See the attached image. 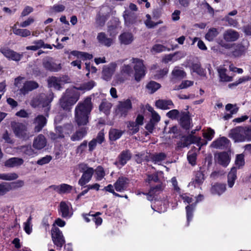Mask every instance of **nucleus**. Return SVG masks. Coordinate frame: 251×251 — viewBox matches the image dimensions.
Wrapping results in <instances>:
<instances>
[{
  "label": "nucleus",
  "mask_w": 251,
  "mask_h": 251,
  "mask_svg": "<svg viewBox=\"0 0 251 251\" xmlns=\"http://www.w3.org/2000/svg\"><path fill=\"white\" fill-rule=\"evenodd\" d=\"M93 108L90 97L86 98L76 106L75 111V121L79 126H85L89 123V118Z\"/></svg>",
  "instance_id": "1"
},
{
  "label": "nucleus",
  "mask_w": 251,
  "mask_h": 251,
  "mask_svg": "<svg viewBox=\"0 0 251 251\" xmlns=\"http://www.w3.org/2000/svg\"><path fill=\"white\" fill-rule=\"evenodd\" d=\"M53 95L52 93L49 94L41 93L36 96L33 97L30 101V105L33 108H36L42 106L44 108V113L46 116H49V112L50 110V103L52 101Z\"/></svg>",
  "instance_id": "2"
},
{
  "label": "nucleus",
  "mask_w": 251,
  "mask_h": 251,
  "mask_svg": "<svg viewBox=\"0 0 251 251\" xmlns=\"http://www.w3.org/2000/svg\"><path fill=\"white\" fill-rule=\"evenodd\" d=\"M77 169L82 173V175L78 180V184L81 186L85 185L91 179L95 170L85 163H80L77 166Z\"/></svg>",
  "instance_id": "3"
},
{
  "label": "nucleus",
  "mask_w": 251,
  "mask_h": 251,
  "mask_svg": "<svg viewBox=\"0 0 251 251\" xmlns=\"http://www.w3.org/2000/svg\"><path fill=\"white\" fill-rule=\"evenodd\" d=\"M12 129L15 136L23 140H26L29 138L26 126L23 123L13 122L11 124Z\"/></svg>",
  "instance_id": "4"
},
{
  "label": "nucleus",
  "mask_w": 251,
  "mask_h": 251,
  "mask_svg": "<svg viewBox=\"0 0 251 251\" xmlns=\"http://www.w3.org/2000/svg\"><path fill=\"white\" fill-rule=\"evenodd\" d=\"M125 26L131 27L141 22L138 16L135 12L130 10H125L123 15Z\"/></svg>",
  "instance_id": "5"
},
{
  "label": "nucleus",
  "mask_w": 251,
  "mask_h": 251,
  "mask_svg": "<svg viewBox=\"0 0 251 251\" xmlns=\"http://www.w3.org/2000/svg\"><path fill=\"white\" fill-rule=\"evenodd\" d=\"M132 62L135 65L134 67L135 70V78L137 81H139L141 78L145 75L146 68L143 64V60L133 58Z\"/></svg>",
  "instance_id": "6"
},
{
  "label": "nucleus",
  "mask_w": 251,
  "mask_h": 251,
  "mask_svg": "<svg viewBox=\"0 0 251 251\" xmlns=\"http://www.w3.org/2000/svg\"><path fill=\"white\" fill-rule=\"evenodd\" d=\"M51 237L53 243L57 249H61L65 243V240L62 232L57 227H54L51 230Z\"/></svg>",
  "instance_id": "7"
},
{
  "label": "nucleus",
  "mask_w": 251,
  "mask_h": 251,
  "mask_svg": "<svg viewBox=\"0 0 251 251\" xmlns=\"http://www.w3.org/2000/svg\"><path fill=\"white\" fill-rule=\"evenodd\" d=\"M132 73L131 66L124 65L122 67L120 72L115 76V80L117 83H123L128 79Z\"/></svg>",
  "instance_id": "8"
},
{
  "label": "nucleus",
  "mask_w": 251,
  "mask_h": 251,
  "mask_svg": "<svg viewBox=\"0 0 251 251\" xmlns=\"http://www.w3.org/2000/svg\"><path fill=\"white\" fill-rule=\"evenodd\" d=\"M244 126H237L230 130L229 137L232 138L235 142H243L246 140Z\"/></svg>",
  "instance_id": "9"
},
{
  "label": "nucleus",
  "mask_w": 251,
  "mask_h": 251,
  "mask_svg": "<svg viewBox=\"0 0 251 251\" xmlns=\"http://www.w3.org/2000/svg\"><path fill=\"white\" fill-rule=\"evenodd\" d=\"M131 108L132 103L130 100L120 101L116 109V114L120 117H126Z\"/></svg>",
  "instance_id": "10"
},
{
  "label": "nucleus",
  "mask_w": 251,
  "mask_h": 251,
  "mask_svg": "<svg viewBox=\"0 0 251 251\" xmlns=\"http://www.w3.org/2000/svg\"><path fill=\"white\" fill-rule=\"evenodd\" d=\"M45 115L41 114L38 115L33 120V124L34 125V130L35 132H39L42 130L44 126H46L47 123L46 113Z\"/></svg>",
  "instance_id": "11"
},
{
  "label": "nucleus",
  "mask_w": 251,
  "mask_h": 251,
  "mask_svg": "<svg viewBox=\"0 0 251 251\" xmlns=\"http://www.w3.org/2000/svg\"><path fill=\"white\" fill-rule=\"evenodd\" d=\"M116 67L117 64L115 63H111L107 65H104L101 73L102 78L106 81L110 80L115 71Z\"/></svg>",
  "instance_id": "12"
},
{
  "label": "nucleus",
  "mask_w": 251,
  "mask_h": 251,
  "mask_svg": "<svg viewBox=\"0 0 251 251\" xmlns=\"http://www.w3.org/2000/svg\"><path fill=\"white\" fill-rule=\"evenodd\" d=\"M58 210L61 213V216L64 218H69L73 214L71 204L64 201L60 202Z\"/></svg>",
  "instance_id": "13"
},
{
  "label": "nucleus",
  "mask_w": 251,
  "mask_h": 251,
  "mask_svg": "<svg viewBox=\"0 0 251 251\" xmlns=\"http://www.w3.org/2000/svg\"><path fill=\"white\" fill-rule=\"evenodd\" d=\"M132 153L128 150L123 151L118 155L115 164L116 165L124 166L127 162L130 160Z\"/></svg>",
  "instance_id": "14"
},
{
  "label": "nucleus",
  "mask_w": 251,
  "mask_h": 251,
  "mask_svg": "<svg viewBox=\"0 0 251 251\" xmlns=\"http://www.w3.org/2000/svg\"><path fill=\"white\" fill-rule=\"evenodd\" d=\"M0 51L6 57L16 61L20 60L23 57L22 54H19L7 47L1 48Z\"/></svg>",
  "instance_id": "15"
},
{
  "label": "nucleus",
  "mask_w": 251,
  "mask_h": 251,
  "mask_svg": "<svg viewBox=\"0 0 251 251\" xmlns=\"http://www.w3.org/2000/svg\"><path fill=\"white\" fill-rule=\"evenodd\" d=\"M43 66L46 70L50 72H58L61 69V64L54 63L50 58L44 59L43 60Z\"/></svg>",
  "instance_id": "16"
},
{
  "label": "nucleus",
  "mask_w": 251,
  "mask_h": 251,
  "mask_svg": "<svg viewBox=\"0 0 251 251\" xmlns=\"http://www.w3.org/2000/svg\"><path fill=\"white\" fill-rule=\"evenodd\" d=\"M129 179L125 176L118 178L114 184L115 189L118 192H123L126 190L128 186Z\"/></svg>",
  "instance_id": "17"
},
{
  "label": "nucleus",
  "mask_w": 251,
  "mask_h": 251,
  "mask_svg": "<svg viewBox=\"0 0 251 251\" xmlns=\"http://www.w3.org/2000/svg\"><path fill=\"white\" fill-rule=\"evenodd\" d=\"M39 87L38 83L34 81H26L24 83L23 86L20 89L21 94L25 95Z\"/></svg>",
  "instance_id": "18"
},
{
  "label": "nucleus",
  "mask_w": 251,
  "mask_h": 251,
  "mask_svg": "<svg viewBox=\"0 0 251 251\" xmlns=\"http://www.w3.org/2000/svg\"><path fill=\"white\" fill-rule=\"evenodd\" d=\"M215 158L217 162L224 167H226L230 160L229 156L226 152L218 153L215 154Z\"/></svg>",
  "instance_id": "19"
},
{
  "label": "nucleus",
  "mask_w": 251,
  "mask_h": 251,
  "mask_svg": "<svg viewBox=\"0 0 251 251\" xmlns=\"http://www.w3.org/2000/svg\"><path fill=\"white\" fill-rule=\"evenodd\" d=\"M97 39L100 44L107 47H110L114 43V39L112 38L108 37L103 32L98 34Z\"/></svg>",
  "instance_id": "20"
},
{
  "label": "nucleus",
  "mask_w": 251,
  "mask_h": 251,
  "mask_svg": "<svg viewBox=\"0 0 251 251\" xmlns=\"http://www.w3.org/2000/svg\"><path fill=\"white\" fill-rule=\"evenodd\" d=\"M223 38L226 42H234L239 38V34L237 31L230 29L224 33Z\"/></svg>",
  "instance_id": "21"
},
{
  "label": "nucleus",
  "mask_w": 251,
  "mask_h": 251,
  "mask_svg": "<svg viewBox=\"0 0 251 251\" xmlns=\"http://www.w3.org/2000/svg\"><path fill=\"white\" fill-rule=\"evenodd\" d=\"M64 96L71 103L70 105H73L79 100V94L74 90H67Z\"/></svg>",
  "instance_id": "22"
},
{
  "label": "nucleus",
  "mask_w": 251,
  "mask_h": 251,
  "mask_svg": "<svg viewBox=\"0 0 251 251\" xmlns=\"http://www.w3.org/2000/svg\"><path fill=\"white\" fill-rule=\"evenodd\" d=\"M229 140L225 137H222L213 142L212 146L216 149H224L227 148L229 144Z\"/></svg>",
  "instance_id": "23"
},
{
  "label": "nucleus",
  "mask_w": 251,
  "mask_h": 251,
  "mask_svg": "<svg viewBox=\"0 0 251 251\" xmlns=\"http://www.w3.org/2000/svg\"><path fill=\"white\" fill-rule=\"evenodd\" d=\"M47 144L46 138L43 134H39L36 137L33 143V147L37 150H41L44 148Z\"/></svg>",
  "instance_id": "24"
},
{
  "label": "nucleus",
  "mask_w": 251,
  "mask_h": 251,
  "mask_svg": "<svg viewBox=\"0 0 251 251\" xmlns=\"http://www.w3.org/2000/svg\"><path fill=\"white\" fill-rule=\"evenodd\" d=\"M180 124L181 127L186 130H189L191 127V119L189 113H182L180 119Z\"/></svg>",
  "instance_id": "25"
},
{
  "label": "nucleus",
  "mask_w": 251,
  "mask_h": 251,
  "mask_svg": "<svg viewBox=\"0 0 251 251\" xmlns=\"http://www.w3.org/2000/svg\"><path fill=\"white\" fill-rule=\"evenodd\" d=\"M183 143H181V147L184 148L193 143H199L201 140L200 137L189 134L186 136H183Z\"/></svg>",
  "instance_id": "26"
},
{
  "label": "nucleus",
  "mask_w": 251,
  "mask_h": 251,
  "mask_svg": "<svg viewBox=\"0 0 251 251\" xmlns=\"http://www.w3.org/2000/svg\"><path fill=\"white\" fill-rule=\"evenodd\" d=\"M50 187L60 194L69 193L73 189V186L65 183L59 185H51Z\"/></svg>",
  "instance_id": "27"
},
{
  "label": "nucleus",
  "mask_w": 251,
  "mask_h": 251,
  "mask_svg": "<svg viewBox=\"0 0 251 251\" xmlns=\"http://www.w3.org/2000/svg\"><path fill=\"white\" fill-rule=\"evenodd\" d=\"M87 133V128L85 127H81L76 130L71 136L72 141H79L81 140Z\"/></svg>",
  "instance_id": "28"
},
{
  "label": "nucleus",
  "mask_w": 251,
  "mask_h": 251,
  "mask_svg": "<svg viewBox=\"0 0 251 251\" xmlns=\"http://www.w3.org/2000/svg\"><path fill=\"white\" fill-rule=\"evenodd\" d=\"M119 39L122 44L127 45L132 42L134 37L131 32H125L119 36Z\"/></svg>",
  "instance_id": "29"
},
{
  "label": "nucleus",
  "mask_w": 251,
  "mask_h": 251,
  "mask_svg": "<svg viewBox=\"0 0 251 251\" xmlns=\"http://www.w3.org/2000/svg\"><path fill=\"white\" fill-rule=\"evenodd\" d=\"M249 43L247 45L238 44L234 51L232 52V55L235 57L244 55L248 48Z\"/></svg>",
  "instance_id": "30"
},
{
  "label": "nucleus",
  "mask_w": 251,
  "mask_h": 251,
  "mask_svg": "<svg viewBox=\"0 0 251 251\" xmlns=\"http://www.w3.org/2000/svg\"><path fill=\"white\" fill-rule=\"evenodd\" d=\"M50 138L53 141L57 140L58 139L63 138V128L61 126H56L55 129V132H50L49 135Z\"/></svg>",
  "instance_id": "31"
},
{
  "label": "nucleus",
  "mask_w": 251,
  "mask_h": 251,
  "mask_svg": "<svg viewBox=\"0 0 251 251\" xmlns=\"http://www.w3.org/2000/svg\"><path fill=\"white\" fill-rule=\"evenodd\" d=\"M218 72L220 77V81L222 82H230L232 81V76L228 75L226 72V69L222 68H219L218 69Z\"/></svg>",
  "instance_id": "32"
},
{
  "label": "nucleus",
  "mask_w": 251,
  "mask_h": 251,
  "mask_svg": "<svg viewBox=\"0 0 251 251\" xmlns=\"http://www.w3.org/2000/svg\"><path fill=\"white\" fill-rule=\"evenodd\" d=\"M156 106L162 109H167L173 106V103L171 100H159L156 101Z\"/></svg>",
  "instance_id": "33"
},
{
  "label": "nucleus",
  "mask_w": 251,
  "mask_h": 251,
  "mask_svg": "<svg viewBox=\"0 0 251 251\" xmlns=\"http://www.w3.org/2000/svg\"><path fill=\"white\" fill-rule=\"evenodd\" d=\"M24 163V160L22 158L17 157H13L9 159L5 162V166L8 167H14L20 166Z\"/></svg>",
  "instance_id": "34"
},
{
  "label": "nucleus",
  "mask_w": 251,
  "mask_h": 251,
  "mask_svg": "<svg viewBox=\"0 0 251 251\" xmlns=\"http://www.w3.org/2000/svg\"><path fill=\"white\" fill-rule=\"evenodd\" d=\"M62 80L60 78L55 76H51L48 80V85L50 87H53L56 90H60L61 88L60 82Z\"/></svg>",
  "instance_id": "35"
},
{
  "label": "nucleus",
  "mask_w": 251,
  "mask_h": 251,
  "mask_svg": "<svg viewBox=\"0 0 251 251\" xmlns=\"http://www.w3.org/2000/svg\"><path fill=\"white\" fill-rule=\"evenodd\" d=\"M204 180V175L202 172L198 171L196 172L195 178L191 182L192 185L195 187H198L201 185Z\"/></svg>",
  "instance_id": "36"
},
{
  "label": "nucleus",
  "mask_w": 251,
  "mask_h": 251,
  "mask_svg": "<svg viewBox=\"0 0 251 251\" xmlns=\"http://www.w3.org/2000/svg\"><path fill=\"white\" fill-rule=\"evenodd\" d=\"M237 169L236 167H232L228 174L227 176V183L229 187H232L234 184L235 180L237 178L236 176Z\"/></svg>",
  "instance_id": "37"
},
{
  "label": "nucleus",
  "mask_w": 251,
  "mask_h": 251,
  "mask_svg": "<svg viewBox=\"0 0 251 251\" xmlns=\"http://www.w3.org/2000/svg\"><path fill=\"white\" fill-rule=\"evenodd\" d=\"M226 189V185L224 184L216 183L211 188V192L213 194L220 195L224 193Z\"/></svg>",
  "instance_id": "38"
},
{
  "label": "nucleus",
  "mask_w": 251,
  "mask_h": 251,
  "mask_svg": "<svg viewBox=\"0 0 251 251\" xmlns=\"http://www.w3.org/2000/svg\"><path fill=\"white\" fill-rule=\"evenodd\" d=\"M124 131L115 128L111 129L109 132V138L111 141H116L120 138Z\"/></svg>",
  "instance_id": "39"
},
{
  "label": "nucleus",
  "mask_w": 251,
  "mask_h": 251,
  "mask_svg": "<svg viewBox=\"0 0 251 251\" xmlns=\"http://www.w3.org/2000/svg\"><path fill=\"white\" fill-rule=\"evenodd\" d=\"M112 104L110 102L106 100H103L99 106V109L100 111L103 112L105 114L108 115L110 113Z\"/></svg>",
  "instance_id": "40"
},
{
  "label": "nucleus",
  "mask_w": 251,
  "mask_h": 251,
  "mask_svg": "<svg viewBox=\"0 0 251 251\" xmlns=\"http://www.w3.org/2000/svg\"><path fill=\"white\" fill-rule=\"evenodd\" d=\"M13 32L15 34L22 37H26L31 34V32L27 29L17 28L14 26L13 28Z\"/></svg>",
  "instance_id": "41"
},
{
  "label": "nucleus",
  "mask_w": 251,
  "mask_h": 251,
  "mask_svg": "<svg viewBox=\"0 0 251 251\" xmlns=\"http://www.w3.org/2000/svg\"><path fill=\"white\" fill-rule=\"evenodd\" d=\"M172 75L174 78L177 79H182L186 76L185 72L179 69L178 67H176L172 72Z\"/></svg>",
  "instance_id": "42"
},
{
  "label": "nucleus",
  "mask_w": 251,
  "mask_h": 251,
  "mask_svg": "<svg viewBox=\"0 0 251 251\" xmlns=\"http://www.w3.org/2000/svg\"><path fill=\"white\" fill-rule=\"evenodd\" d=\"M95 85V82L91 80L87 82L83 83L79 87H75V88L78 90L88 91L92 89Z\"/></svg>",
  "instance_id": "43"
},
{
  "label": "nucleus",
  "mask_w": 251,
  "mask_h": 251,
  "mask_svg": "<svg viewBox=\"0 0 251 251\" xmlns=\"http://www.w3.org/2000/svg\"><path fill=\"white\" fill-rule=\"evenodd\" d=\"M161 85L154 81H151L146 85L147 89L149 91L150 93L152 94L159 89Z\"/></svg>",
  "instance_id": "44"
},
{
  "label": "nucleus",
  "mask_w": 251,
  "mask_h": 251,
  "mask_svg": "<svg viewBox=\"0 0 251 251\" xmlns=\"http://www.w3.org/2000/svg\"><path fill=\"white\" fill-rule=\"evenodd\" d=\"M72 54L77 56L78 58H81L83 60L86 59H91L93 58V55L91 54H89L87 52L73 51Z\"/></svg>",
  "instance_id": "45"
},
{
  "label": "nucleus",
  "mask_w": 251,
  "mask_h": 251,
  "mask_svg": "<svg viewBox=\"0 0 251 251\" xmlns=\"http://www.w3.org/2000/svg\"><path fill=\"white\" fill-rule=\"evenodd\" d=\"M166 158V155L163 152H160L153 154L151 157V160L154 163H159L164 160Z\"/></svg>",
  "instance_id": "46"
},
{
  "label": "nucleus",
  "mask_w": 251,
  "mask_h": 251,
  "mask_svg": "<svg viewBox=\"0 0 251 251\" xmlns=\"http://www.w3.org/2000/svg\"><path fill=\"white\" fill-rule=\"evenodd\" d=\"M218 32L216 28H212L209 30L208 32L205 35V38L209 41H213V39L218 35Z\"/></svg>",
  "instance_id": "47"
},
{
  "label": "nucleus",
  "mask_w": 251,
  "mask_h": 251,
  "mask_svg": "<svg viewBox=\"0 0 251 251\" xmlns=\"http://www.w3.org/2000/svg\"><path fill=\"white\" fill-rule=\"evenodd\" d=\"M69 101L63 96L60 100V104L61 107L65 110L70 111L72 105H70Z\"/></svg>",
  "instance_id": "48"
},
{
  "label": "nucleus",
  "mask_w": 251,
  "mask_h": 251,
  "mask_svg": "<svg viewBox=\"0 0 251 251\" xmlns=\"http://www.w3.org/2000/svg\"><path fill=\"white\" fill-rule=\"evenodd\" d=\"M18 176L16 173L0 174V179L5 180H12L17 179Z\"/></svg>",
  "instance_id": "49"
},
{
  "label": "nucleus",
  "mask_w": 251,
  "mask_h": 251,
  "mask_svg": "<svg viewBox=\"0 0 251 251\" xmlns=\"http://www.w3.org/2000/svg\"><path fill=\"white\" fill-rule=\"evenodd\" d=\"M127 127L129 130V133L131 134H134L137 133L139 130V126L138 124L134 122H129L127 125Z\"/></svg>",
  "instance_id": "50"
},
{
  "label": "nucleus",
  "mask_w": 251,
  "mask_h": 251,
  "mask_svg": "<svg viewBox=\"0 0 251 251\" xmlns=\"http://www.w3.org/2000/svg\"><path fill=\"white\" fill-rule=\"evenodd\" d=\"M193 72L201 76H205V73L204 70L202 69L201 65L199 63H196L192 65V66Z\"/></svg>",
  "instance_id": "51"
},
{
  "label": "nucleus",
  "mask_w": 251,
  "mask_h": 251,
  "mask_svg": "<svg viewBox=\"0 0 251 251\" xmlns=\"http://www.w3.org/2000/svg\"><path fill=\"white\" fill-rule=\"evenodd\" d=\"M196 204H192L191 205H187L186 207V210L187 212V221L189 223L192 219L193 217V212L195 209Z\"/></svg>",
  "instance_id": "52"
},
{
  "label": "nucleus",
  "mask_w": 251,
  "mask_h": 251,
  "mask_svg": "<svg viewBox=\"0 0 251 251\" xmlns=\"http://www.w3.org/2000/svg\"><path fill=\"white\" fill-rule=\"evenodd\" d=\"M24 182L23 180H19L15 182L8 183V186L10 191L13 189H16L18 188L23 186Z\"/></svg>",
  "instance_id": "53"
},
{
  "label": "nucleus",
  "mask_w": 251,
  "mask_h": 251,
  "mask_svg": "<svg viewBox=\"0 0 251 251\" xmlns=\"http://www.w3.org/2000/svg\"><path fill=\"white\" fill-rule=\"evenodd\" d=\"M235 165L240 168L245 164L244 155L243 154H237L235 159Z\"/></svg>",
  "instance_id": "54"
},
{
  "label": "nucleus",
  "mask_w": 251,
  "mask_h": 251,
  "mask_svg": "<svg viewBox=\"0 0 251 251\" xmlns=\"http://www.w3.org/2000/svg\"><path fill=\"white\" fill-rule=\"evenodd\" d=\"M22 150L24 154L28 156H32L36 153L30 146H23Z\"/></svg>",
  "instance_id": "55"
},
{
  "label": "nucleus",
  "mask_w": 251,
  "mask_h": 251,
  "mask_svg": "<svg viewBox=\"0 0 251 251\" xmlns=\"http://www.w3.org/2000/svg\"><path fill=\"white\" fill-rule=\"evenodd\" d=\"M10 191L8 182H2L0 184V196H3Z\"/></svg>",
  "instance_id": "56"
},
{
  "label": "nucleus",
  "mask_w": 251,
  "mask_h": 251,
  "mask_svg": "<svg viewBox=\"0 0 251 251\" xmlns=\"http://www.w3.org/2000/svg\"><path fill=\"white\" fill-rule=\"evenodd\" d=\"M194 82L190 80H184L178 86L177 89L175 90H179L181 89L187 88V87L192 86Z\"/></svg>",
  "instance_id": "57"
},
{
  "label": "nucleus",
  "mask_w": 251,
  "mask_h": 251,
  "mask_svg": "<svg viewBox=\"0 0 251 251\" xmlns=\"http://www.w3.org/2000/svg\"><path fill=\"white\" fill-rule=\"evenodd\" d=\"M159 181V178L157 174H153L151 175H148L147 178L146 179V181L148 183L151 182H157Z\"/></svg>",
  "instance_id": "58"
},
{
  "label": "nucleus",
  "mask_w": 251,
  "mask_h": 251,
  "mask_svg": "<svg viewBox=\"0 0 251 251\" xmlns=\"http://www.w3.org/2000/svg\"><path fill=\"white\" fill-rule=\"evenodd\" d=\"M226 109L227 111H230V113L232 115L238 112L239 108L236 107V105L234 106L232 104L228 103L226 106Z\"/></svg>",
  "instance_id": "59"
},
{
  "label": "nucleus",
  "mask_w": 251,
  "mask_h": 251,
  "mask_svg": "<svg viewBox=\"0 0 251 251\" xmlns=\"http://www.w3.org/2000/svg\"><path fill=\"white\" fill-rule=\"evenodd\" d=\"M51 159L52 157L51 156L46 155V156L38 160L37 163L40 165H43L50 162Z\"/></svg>",
  "instance_id": "60"
},
{
  "label": "nucleus",
  "mask_w": 251,
  "mask_h": 251,
  "mask_svg": "<svg viewBox=\"0 0 251 251\" xmlns=\"http://www.w3.org/2000/svg\"><path fill=\"white\" fill-rule=\"evenodd\" d=\"M179 111L176 109H173L167 113V116L172 119H176L178 117Z\"/></svg>",
  "instance_id": "61"
},
{
  "label": "nucleus",
  "mask_w": 251,
  "mask_h": 251,
  "mask_svg": "<svg viewBox=\"0 0 251 251\" xmlns=\"http://www.w3.org/2000/svg\"><path fill=\"white\" fill-rule=\"evenodd\" d=\"M163 189V186L162 184H160L155 187L151 188L150 189V193H154L156 195L157 194H158L160 192L162 191Z\"/></svg>",
  "instance_id": "62"
},
{
  "label": "nucleus",
  "mask_w": 251,
  "mask_h": 251,
  "mask_svg": "<svg viewBox=\"0 0 251 251\" xmlns=\"http://www.w3.org/2000/svg\"><path fill=\"white\" fill-rule=\"evenodd\" d=\"M95 171L99 179H101L104 177L105 173L101 167L99 166Z\"/></svg>",
  "instance_id": "63"
},
{
  "label": "nucleus",
  "mask_w": 251,
  "mask_h": 251,
  "mask_svg": "<svg viewBox=\"0 0 251 251\" xmlns=\"http://www.w3.org/2000/svg\"><path fill=\"white\" fill-rule=\"evenodd\" d=\"M245 128V136L246 140H251V127L250 126H244Z\"/></svg>",
  "instance_id": "64"
}]
</instances>
